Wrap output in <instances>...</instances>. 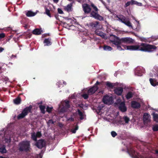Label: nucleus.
I'll list each match as a JSON object with an SVG mask.
<instances>
[{
    "mask_svg": "<svg viewBox=\"0 0 158 158\" xmlns=\"http://www.w3.org/2000/svg\"><path fill=\"white\" fill-rule=\"evenodd\" d=\"M83 10L85 14L90 13V16L95 19L102 21L104 18L98 14L99 9L95 5L92 3L90 6L88 4L84 3L82 5Z\"/></svg>",
    "mask_w": 158,
    "mask_h": 158,
    "instance_id": "1",
    "label": "nucleus"
},
{
    "mask_svg": "<svg viewBox=\"0 0 158 158\" xmlns=\"http://www.w3.org/2000/svg\"><path fill=\"white\" fill-rule=\"evenodd\" d=\"M125 49L131 50H138L141 51L151 52L156 50L157 47L154 45L142 43L139 45L124 46Z\"/></svg>",
    "mask_w": 158,
    "mask_h": 158,
    "instance_id": "2",
    "label": "nucleus"
},
{
    "mask_svg": "<svg viewBox=\"0 0 158 158\" xmlns=\"http://www.w3.org/2000/svg\"><path fill=\"white\" fill-rule=\"evenodd\" d=\"M110 41L114 44H121L122 43L132 44L135 41L134 40L130 37H123L120 39L118 37L113 35H110Z\"/></svg>",
    "mask_w": 158,
    "mask_h": 158,
    "instance_id": "3",
    "label": "nucleus"
},
{
    "mask_svg": "<svg viewBox=\"0 0 158 158\" xmlns=\"http://www.w3.org/2000/svg\"><path fill=\"white\" fill-rule=\"evenodd\" d=\"M19 150L20 151L28 152L30 148V142L28 141H22L19 143Z\"/></svg>",
    "mask_w": 158,
    "mask_h": 158,
    "instance_id": "4",
    "label": "nucleus"
},
{
    "mask_svg": "<svg viewBox=\"0 0 158 158\" xmlns=\"http://www.w3.org/2000/svg\"><path fill=\"white\" fill-rule=\"evenodd\" d=\"M32 108V106L30 105L29 106L26 107L24 108L22 110L21 113L17 116V119H20L24 118L29 113H31Z\"/></svg>",
    "mask_w": 158,
    "mask_h": 158,
    "instance_id": "5",
    "label": "nucleus"
},
{
    "mask_svg": "<svg viewBox=\"0 0 158 158\" xmlns=\"http://www.w3.org/2000/svg\"><path fill=\"white\" fill-rule=\"evenodd\" d=\"M115 17L118 18L119 21L124 23L126 25L129 27H132L131 25V23L128 19L124 15H117Z\"/></svg>",
    "mask_w": 158,
    "mask_h": 158,
    "instance_id": "6",
    "label": "nucleus"
},
{
    "mask_svg": "<svg viewBox=\"0 0 158 158\" xmlns=\"http://www.w3.org/2000/svg\"><path fill=\"white\" fill-rule=\"evenodd\" d=\"M100 83L97 81L94 86L90 88L88 90L87 93L89 95H92L94 94L98 89V87L97 85L100 84Z\"/></svg>",
    "mask_w": 158,
    "mask_h": 158,
    "instance_id": "7",
    "label": "nucleus"
},
{
    "mask_svg": "<svg viewBox=\"0 0 158 158\" xmlns=\"http://www.w3.org/2000/svg\"><path fill=\"white\" fill-rule=\"evenodd\" d=\"M46 143L44 139H41L36 142L35 145L39 148L42 149L45 146Z\"/></svg>",
    "mask_w": 158,
    "mask_h": 158,
    "instance_id": "8",
    "label": "nucleus"
},
{
    "mask_svg": "<svg viewBox=\"0 0 158 158\" xmlns=\"http://www.w3.org/2000/svg\"><path fill=\"white\" fill-rule=\"evenodd\" d=\"M127 152L133 158H136L139 155V154L135 152V150L132 148L128 149Z\"/></svg>",
    "mask_w": 158,
    "mask_h": 158,
    "instance_id": "9",
    "label": "nucleus"
},
{
    "mask_svg": "<svg viewBox=\"0 0 158 158\" xmlns=\"http://www.w3.org/2000/svg\"><path fill=\"white\" fill-rule=\"evenodd\" d=\"M123 91V88L120 87H117L114 89L115 93L118 96L121 95Z\"/></svg>",
    "mask_w": 158,
    "mask_h": 158,
    "instance_id": "10",
    "label": "nucleus"
},
{
    "mask_svg": "<svg viewBox=\"0 0 158 158\" xmlns=\"http://www.w3.org/2000/svg\"><path fill=\"white\" fill-rule=\"evenodd\" d=\"M99 23V22L96 21L94 22H91L87 23V25L90 28H94L97 27Z\"/></svg>",
    "mask_w": 158,
    "mask_h": 158,
    "instance_id": "11",
    "label": "nucleus"
},
{
    "mask_svg": "<svg viewBox=\"0 0 158 158\" xmlns=\"http://www.w3.org/2000/svg\"><path fill=\"white\" fill-rule=\"evenodd\" d=\"M150 115L147 113L144 114L143 116V120L145 123H148L150 122Z\"/></svg>",
    "mask_w": 158,
    "mask_h": 158,
    "instance_id": "12",
    "label": "nucleus"
},
{
    "mask_svg": "<svg viewBox=\"0 0 158 158\" xmlns=\"http://www.w3.org/2000/svg\"><path fill=\"white\" fill-rule=\"evenodd\" d=\"M119 109L122 112H125L127 111V109L125 104L124 102H121L119 104Z\"/></svg>",
    "mask_w": 158,
    "mask_h": 158,
    "instance_id": "13",
    "label": "nucleus"
},
{
    "mask_svg": "<svg viewBox=\"0 0 158 158\" xmlns=\"http://www.w3.org/2000/svg\"><path fill=\"white\" fill-rule=\"evenodd\" d=\"M131 107L133 108H139L140 107V104L136 101H132L131 103Z\"/></svg>",
    "mask_w": 158,
    "mask_h": 158,
    "instance_id": "14",
    "label": "nucleus"
},
{
    "mask_svg": "<svg viewBox=\"0 0 158 158\" xmlns=\"http://www.w3.org/2000/svg\"><path fill=\"white\" fill-rule=\"evenodd\" d=\"M44 43L45 44V46H49L51 45L52 44L51 38H48V39H45L44 41Z\"/></svg>",
    "mask_w": 158,
    "mask_h": 158,
    "instance_id": "15",
    "label": "nucleus"
},
{
    "mask_svg": "<svg viewBox=\"0 0 158 158\" xmlns=\"http://www.w3.org/2000/svg\"><path fill=\"white\" fill-rule=\"evenodd\" d=\"M72 9V3L68 4L64 7V10L68 12L71 11Z\"/></svg>",
    "mask_w": 158,
    "mask_h": 158,
    "instance_id": "16",
    "label": "nucleus"
},
{
    "mask_svg": "<svg viewBox=\"0 0 158 158\" xmlns=\"http://www.w3.org/2000/svg\"><path fill=\"white\" fill-rule=\"evenodd\" d=\"M7 151L6 148V146L4 145L0 146V152L2 154L6 153Z\"/></svg>",
    "mask_w": 158,
    "mask_h": 158,
    "instance_id": "17",
    "label": "nucleus"
},
{
    "mask_svg": "<svg viewBox=\"0 0 158 158\" xmlns=\"http://www.w3.org/2000/svg\"><path fill=\"white\" fill-rule=\"evenodd\" d=\"M141 70V69L139 67L137 68L135 70V73L138 76H141L142 75V71Z\"/></svg>",
    "mask_w": 158,
    "mask_h": 158,
    "instance_id": "18",
    "label": "nucleus"
},
{
    "mask_svg": "<svg viewBox=\"0 0 158 158\" xmlns=\"http://www.w3.org/2000/svg\"><path fill=\"white\" fill-rule=\"evenodd\" d=\"M21 98L19 96H18L13 100L14 103L16 105H19L21 103Z\"/></svg>",
    "mask_w": 158,
    "mask_h": 158,
    "instance_id": "19",
    "label": "nucleus"
},
{
    "mask_svg": "<svg viewBox=\"0 0 158 158\" xmlns=\"http://www.w3.org/2000/svg\"><path fill=\"white\" fill-rule=\"evenodd\" d=\"M42 31L38 28H36L34 30L32 31L33 34L36 35H40L41 34Z\"/></svg>",
    "mask_w": 158,
    "mask_h": 158,
    "instance_id": "20",
    "label": "nucleus"
},
{
    "mask_svg": "<svg viewBox=\"0 0 158 158\" xmlns=\"http://www.w3.org/2000/svg\"><path fill=\"white\" fill-rule=\"evenodd\" d=\"M95 33L96 34L100 36L103 38H104L105 37L104 34L102 31H95Z\"/></svg>",
    "mask_w": 158,
    "mask_h": 158,
    "instance_id": "21",
    "label": "nucleus"
},
{
    "mask_svg": "<svg viewBox=\"0 0 158 158\" xmlns=\"http://www.w3.org/2000/svg\"><path fill=\"white\" fill-rule=\"evenodd\" d=\"M152 114L153 116L154 121L156 123H158V114L153 113Z\"/></svg>",
    "mask_w": 158,
    "mask_h": 158,
    "instance_id": "22",
    "label": "nucleus"
},
{
    "mask_svg": "<svg viewBox=\"0 0 158 158\" xmlns=\"http://www.w3.org/2000/svg\"><path fill=\"white\" fill-rule=\"evenodd\" d=\"M106 86L110 89H112L114 86V84L109 82L107 81L106 83Z\"/></svg>",
    "mask_w": 158,
    "mask_h": 158,
    "instance_id": "23",
    "label": "nucleus"
},
{
    "mask_svg": "<svg viewBox=\"0 0 158 158\" xmlns=\"http://www.w3.org/2000/svg\"><path fill=\"white\" fill-rule=\"evenodd\" d=\"M36 13H34L31 11H28L26 15L27 17H32L35 15Z\"/></svg>",
    "mask_w": 158,
    "mask_h": 158,
    "instance_id": "24",
    "label": "nucleus"
},
{
    "mask_svg": "<svg viewBox=\"0 0 158 158\" xmlns=\"http://www.w3.org/2000/svg\"><path fill=\"white\" fill-rule=\"evenodd\" d=\"M133 94L131 92H129L126 96V98L128 100L131 98L133 97Z\"/></svg>",
    "mask_w": 158,
    "mask_h": 158,
    "instance_id": "25",
    "label": "nucleus"
},
{
    "mask_svg": "<svg viewBox=\"0 0 158 158\" xmlns=\"http://www.w3.org/2000/svg\"><path fill=\"white\" fill-rule=\"evenodd\" d=\"M134 0H131V1L127 2L125 4L124 7H126L129 6L130 5H132L134 4Z\"/></svg>",
    "mask_w": 158,
    "mask_h": 158,
    "instance_id": "26",
    "label": "nucleus"
},
{
    "mask_svg": "<svg viewBox=\"0 0 158 158\" xmlns=\"http://www.w3.org/2000/svg\"><path fill=\"white\" fill-rule=\"evenodd\" d=\"M64 106L67 109H69L70 107V106L69 105V102L68 100H65L64 102Z\"/></svg>",
    "mask_w": 158,
    "mask_h": 158,
    "instance_id": "27",
    "label": "nucleus"
},
{
    "mask_svg": "<svg viewBox=\"0 0 158 158\" xmlns=\"http://www.w3.org/2000/svg\"><path fill=\"white\" fill-rule=\"evenodd\" d=\"M39 108L41 112L44 114L45 113V106H44L40 105L39 106Z\"/></svg>",
    "mask_w": 158,
    "mask_h": 158,
    "instance_id": "28",
    "label": "nucleus"
},
{
    "mask_svg": "<svg viewBox=\"0 0 158 158\" xmlns=\"http://www.w3.org/2000/svg\"><path fill=\"white\" fill-rule=\"evenodd\" d=\"M45 12L44 13L45 14H46V15H47L48 16H49V17H51V15L50 12V10H49L47 7H45Z\"/></svg>",
    "mask_w": 158,
    "mask_h": 158,
    "instance_id": "29",
    "label": "nucleus"
},
{
    "mask_svg": "<svg viewBox=\"0 0 158 158\" xmlns=\"http://www.w3.org/2000/svg\"><path fill=\"white\" fill-rule=\"evenodd\" d=\"M103 48L104 50L110 51L112 49V48L108 46L105 45L103 47Z\"/></svg>",
    "mask_w": 158,
    "mask_h": 158,
    "instance_id": "30",
    "label": "nucleus"
},
{
    "mask_svg": "<svg viewBox=\"0 0 158 158\" xmlns=\"http://www.w3.org/2000/svg\"><path fill=\"white\" fill-rule=\"evenodd\" d=\"M37 136L35 132L31 133V138L33 140L36 141H37Z\"/></svg>",
    "mask_w": 158,
    "mask_h": 158,
    "instance_id": "31",
    "label": "nucleus"
},
{
    "mask_svg": "<svg viewBox=\"0 0 158 158\" xmlns=\"http://www.w3.org/2000/svg\"><path fill=\"white\" fill-rule=\"evenodd\" d=\"M77 112L79 116H80V119L82 120L84 118L83 115L82 113L79 110H77Z\"/></svg>",
    "mask_w": 158,
    "mask_h": 158,
    "instance_id": "32",
    "label": "nucleus"
},
{
    "mask_svg": "<svg viewBox=\"0 0 158 158\" xmlns=\"http://www.w3.org/2000/svg\"><path fill=\"white\" fill-rule=\"evenodd\" d=\"M149 81L151 85L153 86H155L157 85V84H156L154 82V81L153 79L151 78H150L149 79Z\"/></svg>",
    "mask_w": 158,
    "mask_h": 158,
    "instance_id": "33",
    "label": "nucleus"
},
{
    "mask_svg": "<svg viewBox=\"0 0 158 158\" xmlns=\"http://www.w3.org/2000/svg\"><path fill=\"white\" fill-rule=\"evenodd\" d=\"M123 119L126 123H128L129 121V118L127 116H124L123 118Z\"/></svg>",
    "mask_w": 158,
    "mask_h": 158,
    "instance_id": "34",
    "label": "nucleus"
},
{
    "mask_svg": "<svg viewBox=\"0 0 158 158\" xmlns=\"http://www.w3.org/2000/svg\"><path fill=\"white\" fill-rule=\"evenodd\" d=\"M68 109L66 108L64 106H63V107L62 108L60 109V112H62V113H64V112H65Z\"/></svg>",
    "mask_w": 158,
    "mask_h": 158,
    "instance_id": "35",
    "label": "nucleus"
},
{
    "mask_svg": "<svg viewBox=\"0 0 158 158\" xmlns=\"http://www.w3.org/2000/svg\"><path fill=\"white\" fill-rule=\"evenodd\" d=\"M4 140L6 143H9L11 141L10 137L9 138H6Z\"/></svg>",
    "mask_w": 158,
    "mask_h": 158,
    "instance_id": "36",
    "label": "nucleus"
},
{
    "mask_svg": "<svg viewBox=\"0 0 158 158\" xmlns=\"http://www.w3.org/2000/svg\"><path fill=\"white\" fill-rule=\"evenodd\" d=\"M152 129L155 131H158V125L154 126L153 127Z\"/></svg>",
    "mask_w": 158,
    "mask_h": 158,
    "instance_id": "37",
    "label": "nucleus"
},
{
    "mask_svg": "<svg viewBox=\"0 0 158 158\" xmlns=\"http://www.w3.org/2000/svg\"><path fill=\"white\" fill-rule=\"evenodd\" d=\"M52 109V107H50L48 106H47L46 108V111L50 113L51 112Z\"/></svg>",
    "mask_w": 158,
    "mask_h": 158,
    "instance_id": "38",
    "label": "nucleus"
},
{
    "mask_svg": "<svg viewBox=\"0 0 158 158\" xmlns=\"http://www.w3.org/2000/svg\"><path fill=\"white\" fill-rule=\"evenodd\" d=\"M88 94H84L82 95V97L85 99H87L89 98Z\"/></svg>",
    "mask_w": 158,
    "mask_h": 158,
    "instance_id": "39",
    "label": "nucleus"
},
{
    "mask_svg": "<svg viewBox=\"0 0 158 158\" xmlns=\"http://www.w3.org/2000/svg\"><path fill=\"white\" fill-rule=\"evenodd\" d=\"M112 136L113 137H115L117 135V133L114 131H113L111 133Z\"/></svg>",
    "mask_w": 158,
    "mask_h": 158,
    "instance_id": "40",
    "label": "nucleus"
},
{
    "mask_svg": "<svg viewBox=\"0 0 158 158\" xmlns=\"http://www.w3.org/2000/svg\"><path fill=\"white\" fill-rule=\"evenodd\" d=\"M36 135L37 137L40 138L42 136V134L40 132L38 131L36 133Z\"/></svg>",
    "mask_w": 158,
    "mask_h": 158,
    "instance_id": "41",
    "label": "nucleus"
},
{
    "mask_svg": "<svg viewBox=\"0 0 158 158\" xmlns=\"http://www.w3.org/2000/svg\"><path fill=\"white\" fill-rule=\"evenodd\" d=\"M134 4H135L139 6H141L142 5V4L140 2H137L135 1L134 0Z\"/></svg>",
    "mask_w": 158,
    "mask_h": 158,
    "instance_id": "42",
    "label": "nucleus"
},
{
    "mask_svg": "<svg viewBox=\"0 0 158 158\" xmlns=\"http://www.w3.org/2000/svg\"><path fill=\"white\" fill-rule=\"evenodd\" d=\"M115 45H116L117 46V48L119 50H123V49L121 47L120 45V44H118V45H116L114 44Z\"/></svg>",
    "mask_w": 158,
    "mask_h": 158,
    "instance_id": "43",
    "label": "nucleus"
},
{
    "mask_svg": "<svg viewBox=\"0 0 158 158\" xmlns=\"http://www.w3.org/2000/svg\"><path fill=\"white\" fill-rule=\"evenodd\" d=\"M5 34L4 33H1L0 34V39H1L5 37Z\"/></svg>",
    "mask_w": 158,
    "mask_h": 158,
    "instance_id": "44",
    "label": "nucleus"
},
{
    "mask_svg": "<svg viewBox=\"0 0 158 158\" xmlns=\"http://www.w3.org/2000/svg\"><path fill=\"white\" fill-rule=\"evenodd\" d=\"M58 12L60 14H62L63 13V11L61 9L58 8Z\"/></svg>",
    "mask_w": 158,
    "mask_h": 158,
    "instance_id": "45",
    "label": "nucleus"
},
{
    "mask_svg": "<svg viewBox=\"0 0 158 158\" xmlns=\"http://www.w3.org/2000/svg\"><path fill=\"white\" fill-rule=\"evenodd\" d=\"M48 123H51L52 124H54V122L52 120L50 119L49 120L48 122Z\"/></svg>",
    "mask_w": 158,
    "mask_h": 158,
    "instance_id": "46",
    "label": "nucleus"
},
{
    "mask_svg": "<svg viewBox=\"0 0 158 158\" xmlns=\"http://www.w3.org/2000/svg\"><path fill=\"white\" fill-rule=\"evenodd\" d=\"M68 120L69 121H73L74 120V119L73 118H72V117H71L70 118H69L68 119Z\"/></svg>",
    "mask_w": 158,
    "mask_h": 158,
    "instance_id": "47",
    "label": "nucleus"
},
{
    "mask_svg": "<svg viewBox=\"0 0 158 158\" xmlns=\"http://www.w3.org/2000/svg\"><path fill=\"white\" fill-rule=\"evenodd\" d=\"M103 102L105 103H107V100L106 98H103Z\"/></svg>",
    "mask_w": 158,
    "mask_h": 158,
    "instance_id": "48",
    "label": "nucleus"
},
{
    "mask_svg": "<svg viewBox=\"0 0 158 158\" xmlns=\"http://www.w3.org/2000/svg\"><path fill=\"white\" fill-rule=\"evenodd\" d=\"M84 104L82 103H81V104H80L78 105L79 107L80 108H82L83 109V107Z\"/></svg>",
    "mask_w": 158,
    "mask_h": 158,
    "instance_id": "49",
    "label": "nucleus"
},
{
    "mask_svg": "<svg viewBox=\"0 0 158 158\" xmlns=\"http://www.w3.org/2000/svg\"><path fill=\"white\" fill-rule=\"evenodd\" d=\"M71 132L73 133H75L76 132V131L75 130V129H74V128L72 129H71Z\"/></svg>",
    "mask_w": 158,
    "mask_h": 158,
    "instance_id": "50",
    "label": "nucleus"
},
{
    "mask_svg": "<svg viewBox=\"0 0 158 158\" xmlns=\"http://www.w3.org/2000/svg\"><path fill=\"white\" fill-rule=\"evenodd\" d=\"M87 108V106L86 105H84L83 109L84 110H86Z\"/></svg>",
    "mask_w": 158,
    "mask_h": 158,
    "instance_id": "51",
    "label": "nucleus"
},
{
    "mask_svg": "<svg viewBox=\"0 0 158 158\" xmlns=\"http://www.w3.org/2000/svg\"><path fill=\"white\" fill-rule=\"evenodd\" d=\"M4 50V49L2 47H0V53L2 52Z\"/></svg>",
    "mask_w": 158,
    "mask_h": 158,
    "instance_id": "52",
    "label": "nucleus"
},
{
    "mask_svg": "<svg viewBox=\"0 0 158 158\" xmlns=\"http://www.w3.org/2000/svg\"><path fill=\"white\" fill-rule=\"evenodd\" d=\"M154 153H155L156 155H158V150H156L154 151Z\"/></svg>",
    "mask_w": 158,
    "mask_h": 158,
    "instance_id": "53",
    "label": "nucleus"
},
{
    "mask_svg": "<svg viewBox=\"0 0 158 158\" xmlns=\"http://www.w3.org/2000/svg\"><path fill=\"white\" fill-rule=\"evenodd\" d=\"M78 126L77 125H76L75 127L74 128V129H75V130L77 131V130L78 129Z\"/></svg>",
    "mask_w": 158,
    "mask_h": 158,
    "instance_id": "54",
    "label": "nucleus"
},
{
    "mask_svg": "<svg viewBox=\"0 0 158 158\" xmlns=\"http://www.w3.org/2000/svg\"><path fill=\"white\" fill-rule=\"evenodd\" d=\"M59 0H53V1L54 2L56 3L58 2H59Z\"/></svg>",
    "mask_w": 158,
    "mask_h": 158,
    "instance_id": "55",
    "label": "nucleus"
},
{
    "mask_svg": "<svg viewBox=\"0 0 158 158\" xmlns=\"http://www.w3.org/2000/svg\"><path fill=\"white\" fill-rule=\"evenodd\" d=\"M7 30H12L11 27H9L7 28Z\"/></svg>",
    "mask_w": 158,
    "mask_h": 158,
    "instance_id": "56",
    "label": "nucleus"
},
{
    "mask_svg": "<svg viewBox=\"0 0 158 158\" xmlns=\"http://www.w3.org/2000/svg\"><path fill=\"white\" fill-rule=\"evenodd\" d=\"M2 67L0 66V74L1 73H2Z\"/></svg>",
    "mask_w": 158,
    "mask_h": 158,
    "instance_id": "57",
    "label": "nucleus"
},
{
    "mask_svg": "<svg viewBox=\"0 0 158 158\" xmlns=\"http://www.w3.org/2000/svg\"><path fill=\"white\" fill-rule=\"evenodd\" d=\"M63 24L65 25V24H67V23L65 22H63Z\"/></svg>",
    "mask_w": 158,
    "mask_h": 158,
    "instance_id": "58",
    "label": "nucleus"
},
{
    "mask_svg": "<svg viewBox=\"0 0 158 158\" xmlns=\"http://www.w3.org/2000/svg\"><path fill=\"white\" fill-rule=\"evenodd\" d=\"M157 85H158V82L157 83Z\"/></svg>",
    "mask_w": 158,
    "mask_h": 158,
    "instance_id": "59",
    "label": "nucleus"
},
{
    "mask_svg": "<svg viewBox=\"0 0 158 158\" xmlns=\"http://www.w3.org/2000/svg\"><path fill=\"white\" fill-rule=\"evenodd\" d=\"M31 35H31H30V36L29 37H30Z\"/></svg>",
    "mask_w": 158,
    "mask_h": 158,
    "instance_id": "60",
    "label": "nucleus"
},
{
    "mask_svg": "<svg viewBox=\"0 0 158 158\" xmlns=\"http://www.w3.org/2000/svg\"><path fill=\"white\" fill-rule=\"evenodd\" d=\"M12 56H13L15 57V56H13V55H12Z\"/></svg>",
    "mask_w": 158,
    "mask_h": 158,
    "instance_id": "61",
    "label": "nucleus"
},
{
    "mask_svg": "<svg viewBox=\"0 0 158 158\" xmlns=\"http://www.w3.org/2000/svg\"><path fill=\"white\" fill-rule=\"evenodd\" d=\"M63 83H64V84H65V82H64Z\"/></svg>",
    "mask_w": 158,
    "mask_h": 158,
    "instance_id": "62",
    "label": "nucleus"
},
{
    "mask_svg": "<svg viewBox=\"0 0 158 158\" xmlns=\"http://www.w3.org/2000/svg\"><path fill=\"white\" fill-rule=\"evenodd\" d=\"M152 158L151 157H149V158Z\"/></svg>",
    "mask_w": 158,
    "mask_h": 158,
    "instance_id": "63",
    "label": "nucleus"
}]
</instances>
